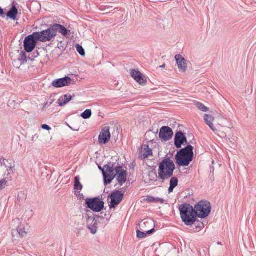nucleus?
I'll return each instance as SVG.
<instances>
[{"label":"nucleus","instance_id":"obj_1","mask_svg":"<svg viewBox=\"0 0 256 256\" xmlns=\"http://www.w3.org/2000/svg\"><path fill=\"white\" fill-rule=\"evenodd\" d=\"M104 172H103L104 182L105 186L110 184L116 177L118 184L122 186L127 180L126 171L120 165L116 166V164L109 162L105 166Z\"/></svg>","mask_w":256,"mask_h":256},{"label":"nucleus","instance_id":"obj_2","mask_svg":"<svg viewBox=\"0 0 256 256\" xmlns=\"http://www.w3.org/2000/svg\"><path fill=\"white\" fill-rule=\"evenodd\" d=\"M176 166L173 160L170 158L163 160L159 164L158 174V178L162 180H168L172 176Z\"/></svg>","mask_w":256,"mask_h":256},{"label":"nucleus","instance_id":"obj_3","mask_svg":"<svg viewBox=\"0 0 256 256\" xmlns=\"http://www.w3.org/2000/svg\"><path fill=\"white\" fill-rule=\"evenodd\" d=\"M38 41L42 42H48L44 30L41 32H34L26 37L24 42L25 50L27 52H32L36 48Z\"/></svg>","mask_w":256,"mask_h":256},{"label":"nucleus","instance_id":"obj_4","mask_svg":"<svg viewBox=\"0 0 256 256\" xmlns=\"http://www.w3.org/2000/svg\"><path fill=\"white\" fill-rule=\"evenodd\" d=\"M180 218L184 224L188 226L194 224L197 220L194 208L189 204L180 205Z\"/></svg>","mask_w":256,"mask_h":256},{"label":"nucleus","instance_id":"obj_5","mask_svg":"<svg viewBox=\"0 0 256 256\" xmlns=\"http://www.w3.org/2000/svg\"><path fill=\"white\" fill-rule=\"evenodd\" d=\"M11 226L12 228V234L13 238L15 236L19 238H24L26 236L28 232L26 231L28 226L24 222L18 218L12 220L11 223Z\"/></svg>","mask_w":256,"mask_h":256},{"label":"nucleus","instance_id":"obj_6","mask_svg":"<svg viewBox=\"0 0 256 256\" xmlns=\"http://www.w3.org/2000/svg\"><path fill=\"white\" fill-rule=\"evenodd\" d=\"M194 209L196 218H204L210 214L212 205L208 201L202 200L195 205Z\"/></svg>","mask_w":256,"mask_h":256},{"label":"nucleus","instance_id":"obj_7","mask_svg":"<svg viewBox=\"0 0 256 256\" xmlns=\"http://www.w3.org/2000/svg\"><path fill=\"white\" fill-rule=\"evenodd\" d=\"M48 42L54 39L57 36L58 32L61 34L65 36L68 34V30L63 26L60 24H53L46 30H44Z\"/></svg>","mask_w":256,"mask_h":256},{"label":"nucleus","instance_id":"obj_8","mask_svg":"<svg viewBox=\"0 0 256 256\" xmlns=\"http://www.w3.org/2000/svg\"><path fill=\"white\" fill-rule=\"evenodd\" d=\"M86 204L87 208L94 212H99L104 208V203L102 198L100 196H96L86 198Z\"/></svg>","mask_w":256,"mask_h":256},{"label":"nucleus","instance_id":"obj_9","mask_svg":"<svg viewBox=\"0 0 256 256\" xmlns=\"http://www.w3.org/2000/svg\"><path fill=\"white\" fill-rule=\"evenodd\" d=\"M86 220L88 228L90 230L92 234H95L97 232L98 228V222L100 216L96 215L92 216L87 214L86 216Z\"/></svg>","mask_w":256,"mask_h":256},{"label":"nucleus","instance_id":"obj_10","mask_svg":"<svg viewBox=\"0 0 256 256\" xmlns=\"http://www.w3.org/2000/svg\"><path fill=\"white\" fill-rule=\"evenodd\" d=\"M124 196V194L119 190L112 192L109 195L108 198L110 200L109 204L110 208H115L122 200Z\"/></svg>","mask_w":256,"mask_h":256},{"label":"nucleus","instance_id":"obj_11","mask_svg":"<svg viewBox=\"0 0 256 256\" xmlns=\"http://www.w3.org/2000/svg\"><path fill=\"white\" fill-rule=\"evenodd\" d=\"M173 134L174 132L171 128L164 126L160 129L159 138L162 140L166 142L172 138Z\"/></svg>","mask_w":256,"mask_h":256},{"label":"nucleus","instance_id":"obj_12","mask_svg":"<svg viewBox=\"0 0 256 256\" xmlns=\"http://www.w3.org/2000/svg\"><path fill=\"white\" fill-rule=\"evenodd\" d=\"M132 77L140 84L142 85L147 82L146 78L138 70L132 69L130 70Z\"/></svg>","mask_w":256,"mask_h":256},{"label":"nucleus","instance_id":"obj_13","mask_svg":"<svg viewBox=\"0 0 256 256\" xmlns=\"http://www.w3.org/2000/svg\"><path fill=\"white\" fill-rule=\"evenodd\" d=\"M71 82V78L68 76H65L54 80L52 84V86L56 88H60L68 86L70 84Z\"/></svg>","mask_w":256,"mask_h":256},{"label":"nucleus","instance_id":"obj_14","mask_svg":"<svg viewBox=\"0 0 256 256\" xmlns=\"http://www.w3.org/2000/svg\"><path fill=\"white\" fill-rule=\"evenodd\" d=\"M110 138V134L109 127H106L102 129L98 136V142L100 144L108 143Z\"/></svg>","mask_w":256,"mask_h":256},{"label":"nucleus","instance_id":"obj_15","mask_svg":"<svg viewBox=\"0 0 256 256\" xmlns=\"http://www.w3.org/2000/svg\"><path fill=\"white\" fill-rule=\"evenodd\" d=\"M175 158L176 164L179 166H188L190 162L192 160V159L190 158V157L184 156L178 152H177Z\"/></svg>","mask_w":256,"mask_h":256},{"label":"nucleus","instance_id":"obj_16","mask_svg":"<svg viewBox=\"0 0 256 256\" xmlns=\"http://www.w3.org/2000/svg\"><path fill=\"white\" fill-rule=\"evenodd\" d=\"M154 220L151 218H146L140 224V227L142 231H148L152 228H154Z\"/></svg>","mask_w":256,"mask_h":256},{"label":"nucleus","instance_id":"obj_17","mask_svg":"<svg viewBox=\"0 0 256 256\" xmlns=\"http://www.w3.org/2000/svg\"><path fill=\"white\" fill-rule=\"evenodd\" d=\"M175 58L178 68L182 72H186L187 69V64L184 58L180 54H178L176 56Z\"/></svg>","mask_w":256,"mask_h":256},{"label":"nucleus","instance_id":"obj_18","mask_svg":"<svg viewBox=\"0 0 256 256\" xmlns=\"http://www.w3.org/2000/svg\"><path fill=\"white\" fill-rule=\"evenodd\" d=\"M194 148L190 144H188L186 148L181 149L178 152L181 154H182L190 157L193 160L194 158Z\"/></svg>","mask_w":256,"mask_h":256},{"label":"nucleus","instance_id":"obj_19","mask_svg":"<svg viewBox=\"0 0 256 256\" xmlns=\"http://www.w3.org/2000/svg\"><path fill=\"white\" fill-rule=\"evenodd\" d=\"M184 133L182 131L178 132L174 136V146L178 148H182V140L184 139Z\"/></svg>","mask_w":256,"mask_h":256},{"label":"nucleus","instance_id":"obj_20","mask_svg":"<svg viewBox=\"0 0 256 256\" xmlns=\"http://www.w3.org/2000/svg\"><path fill=\"white\" fill-rule=\"evenodd\" d=\"M214 120V118L208 114H205L204 115V120L205 122L207 125L209 126L210 128L213 131L216 132V128L214 127V126L213 124V122Z\"/></svg>","mask_w":256,"mask_h":256},{"label":"nucleus","instance_id":"obj_21","mask_svg":"<svg viewBox=\"0 0 256 256\" xmlns=\"http://www.w3.org/2000/svg\"><path fill=\"white\" fill-rule=\"evenodd\" d=\"M72 99V96L70 94H66L59 98L58 100V104L60 106H62L68 102H70Z\"/></svg>","mask_w":256,"mask_h":256},{"label":"nucleus","instance_id":"obj_22","mask_svg":"<svg viewBox=\"0 0 256 256\" xmlns=\"http://www.w3.org/2000/svg\"><path fill=\"white\" fill-rule=\"evenodd\" d=\"M18 13V10L15 6H13L10 10L8 12L6 16L8 18L14 20H16V16Z\"/></svg>","mask_w":256,"mask_h":256},{"label":"nucleus","instance_id":"obj_23","mask_svg":"<svg viewBox=\"0 0 256 256\" xmlns=\"http://www.w3.org/2000/svg\"><path fill=\"white\" fill-rule=\"evenodd\" d=\"M142 153L143 158H147L148 156L152 155V152L151 148L149 146L146 144H144L142 146Z\"/></svg>","mask_w":256,"mask_h":256},{"label":"nucleus","instance_id":"obj_24","mask_svg":"<svg viewBox=\"0 0 256 256\" xmlns=\"http://www.w3.org/2000/svg\"><path fill=\"white\" fill-rule=\"evenodd\" d=\"M145 200L148 202H160V204H164L166 202V200H165L164 199L155 198L150 196H147L146 198L145 199Z\"/></svg>","mask_w":256,"mask_h":256},{"label":"nucleus","instance_id":"obj_25","mask_svg":"<svg viewBox=\"0 0 256 256\" xmlns=\"http://www.w3.org/2000/svg\"><path fill=\"white\" fill-rule=\"evenodd\" d=\"M155 230V229L154 228H152L150 229L148 231H140L139 230H138L136 231V234H137V237L138 238H142L144 237H146L148 234H150L153 232H154Z\"/></svg>","mask_w":256,"mask_h":256},{"label":"nucleus","instance_id":"obj_26","mask_svg":"<svg viewBox=\"0 0 256 256\" xmlns=\"http://www.w3.org/2000/svg\"><path fill=\"white\" fill-rule=\"evenodd\" d=\"M80 177L76 176L74 178V189L78 190H81L82 188V185L80 181Z\"/></svg>","mask_w":256,"mask_h":256},{"label":"nucleus","instance_id":"obj_27","mask_svg":"<svg viewBox=\"0 0 256 256\" xmlns=\"http://www.w3.org/2000/svg\"><path fill=\"white\" fill-rule=\"evenodd\" d=\"M18 60L20 62V65H22L25 62H27L28 58L26 52L24 51L21 52L20 54L18 56Z\"/></svg>","mask_w":256,"mask_h":256},{"label":"nucleus","instance_id":"obj_28","mask_svg":"<svg viewBox=\"0 0 256 256\" xmlns=\"http://www.w3.org/2000/svg\"><path fill=\"white\" fill-rule=\"evenodd\" d=\"M196 106L199 110L202 112H206L209 110L208 107L206 106L204 104H202L201 102H197L196 104Z\"/></svg>","mask_w":256,"mask_h":256},{"label":"nucleus","instance_id":"obj_29","mask_svg":"<svg viewBox=\"0 0 256 256\" xmlns=\"http://www.w3.org/2000/svg\"><path fill=\"white\" fill-rule=\"evenodd\" d=\"M92 114L90 110H86L81 114V116L84 119H88L90 118Z\"/></svg>","mask_w":256,"mask_h":256},{"label":"nucleus","instance_id":"obj_30","mask_svg":"<svg viewBox=\"0 0 256 256\" xmlns=\"http://www.w3.org/2000/svg\"><path fill=\"white\" fill-rule=\"evenodd\" d=\"M76 48L77 52L79 53V54L82 56H85V51L83 47L80 45L79 44H76Z\"/></svg>","mask_w":256,"mask_h":256},{"label":"nucleus","instance_id":"obj_31","mask_svg":"<svg viewBox=\"0 0 256 256\" xmlns=\"http://www.w3.org/2000/svg\"><path fill=\"white\" fill-rule=\"evenodd\" d=\"M178 180L176 177H172L170 180V185L176 188L178 185Z\"/></svg>","mask_w":256,"mask_h":256},{"label":"nucleus","instance_id":"obj_32","mask_svg":"<svg viewBox=\"0 0 256 256\" xmlns=\"http://www.w3.org/2000/svg\"><path fill=\"white\" fill-rule=\"evenodd\" d=\"M84 230V228L83 227L80 228H76L74 229V232L76 234V236L79 237L82 234V232Z\"/></svg>","mask_w":256,"mask_h":256},{"label":"nucleus","instance_id":"obj_33","mask_svg":"<svg viewBox=\"0 0 256 256\" xmlns=\"http://www.w3.org/2000/svg\"><path fill=\"white\" fill-rule=\"evenodd\" d=\"M14 170V166H12V164L10 166L8 167L7 169L8 174L7 175L10 174H13Z\"/></svg>","mask_w":256,"mask_h":256},{"label":"nucleus","instance_id":"obj_34","mask_svg":"<svg viewBox=\"0 0 256 256\" xmlns=\"http://www.w3.org/2000/svg\"><path fill=\"white\" fill-rule=\"evenodd\" d=\"M6 180L3 178L0 180V190H2L6 184Z\"/></svg>","mask_w":256,"mask_h":256},{"label":"nucleus","instance_id":"obj_35","mask_svg":"<svg viewBox=\"0 0 256 256\" xmlns=\"http://www.w3.org/2000/svg\"><path fill=\"white\" fill-rule=\"evenodd\" d=\"M194 224L196 225V228H201L204 226L203 223L202 222H200L199 220H196V222H195Z\"/></svg>","mask_w":256,"mask_h":256},{"label":"nucleus","instance_id":"obj_36","mask_svg":"<svg viewBox=\"0 0 256 256\" xmlns=\"http://www.w3.org/2000/svg\"><path fill=\"white\" fill-rule=\"evenodd\" d=\"M42 128L43 130H50L52 129L49 126H48L46 124H42Z\"/></svg>","mask_w":256,"mask_h":256},{"label":"nucleus","instance_id":"obj_37","mask_svg":"<svg viewBox=\"0 0 256 256\" xmlns=\"http://www.w3.org/2000/svg\"><path fill=\"white\" fill-rule=\"evenodd\" d=\"M52 104V102H46L45 103V104H44V106H43V108H46V107H49L51 106V104Z\"/></svg>","mask_w":256,"mask_h":256},{"label":"nucleus","instance_id":"obj_38","mask_svg":"<svg viewBox=\"0 0 256 256\" xmlns=\"http://www.w3.org/2000/svg\"><path fill=\"white\" fill-rule=\"evenodd\" d=\"M184 139L182 140V145H185L188 144L187 138L186 136L184 134Z\"/></svg>","mask_w":256,"mask_h":256},{"label":"nucleus","instance_id":"obj_39","mask_svg":"<svg viewBox=\"0 0 256 256\" xmlns=\"http://www.w3.org/2000/svg\"><path fill=\"white\" fill-rule=\"evenodd\" d=\"M106 218V219L108 220H110V218H111V215H110V214H104V217H102V218Z\"/></svg>","mask_w":256,"mask_h":256},{"label":"nucleus","instance_id":"obj_40","mask_svg":"<svg viewBox=\"0 0 256 256\" xmlns=\"http://www.w3.org/2000/svg\"><path fill=\"white\" fill-rule=\"evenodd\" d=\"M32 56H34V58H36L39 56V53L38 51H36V52H34L32 54Z\"/></svg>","mask_w":256,"mask_h":256},{"label":"nucleus","instance_id":"obj_41","mask_svg":"<svg viewBox=\"0 0 256 256\" xmlns=\"http://www.w3.org/2000/svg\"><path fill=\"white\" fill-rule=\"evenodd\" d=\"M175 188L172 186H170L169 188H168V192L169 193H171L173 192L174 190V188Z\"/></svg>","mask_w":256,"mask_h":256},{"label":"nucleus","instance_id":"obj_42","mask_svg":"<svg viewBox=\"0 0 256 256\" xmlns=\"http://www.w3.org/2000/svg\"><path fill=\"white\" fill-rule=\"evenodd\" d=\"M108 164H106L104 165V168H102V167H100V166H98L99 169H100V170H102V174H103V172H104V170H104V168H105V166H108Z\"/></svg>","mask_w":256,"mask_h":256},{"label":"nucleus","instance_id":"obj_43","mask_svg":"<svg viewBox=\"0 0 256 256\" xmlns=\"http://www.w3.org/2000/svg\"><path fill=\"white\" fill-rule=\"evenodd\" d=\"M4 14V12L3 9L1 7H0V15L2 16Z\"/></svg>","mask_w":256,"mask_h":256},{"label":"nucleus","instance_id":"obj_44","mask_svg":"<svg viewBox=\"0 0 256 256\" xmlns=\"http://www.w3.org/2000/svg\"><path fill=\"white\" fill-rule=\"evenodd\" d=\"M30 55H29L28 57H27L28 59L31 60H34V56H32H32H30Z\"/></svg>","mask_w":256,"mask_h":256},{"label":"nucleus","instance_id":"obj_45","mask_svg":"<svg viewBox=\"0 0 256 256\" xmlns=\"http://www.w3.org/2000/svg\"><path fill=\"white\" fill-rule=\"evenodd\" d=\"M166 67V64H164L162 66H160V68H164Z\"/></svg>","mask_w":256,"mask_h":256},{"label":"nucleus","instance_id":"obj_46","mask_svg":"<svg viewBox=\"0 0 256 256\" xmlns=\"http://www.w3.org/2000/svg\"><path fill=\"white\" fill-rule=\"evenodd\" d=\"M221 244V243H220V242H218V244Z\"/></svg>","mask_w":256,"mask_h":256},{"label":"nucleus","instance_id":"obj_47","mask_svg":"<svg viewBox=\"0 0 256 256\" xmlns=\"http://www.w3.org/2000/svg\"><path fill=\"white\" fill-rule=\"evenodd\" d=\"M82 198H84L83 194H82Z\"/></svg>","mask_w":256,"mask_h":256}]
</instances>
